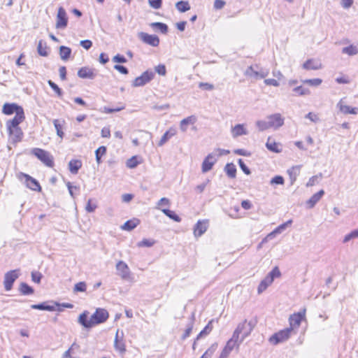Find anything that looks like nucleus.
I'll list each match as a JSON object with an SVG mask.
<instances>
[{
  "mask_svg": "<svg viewBox=\"0 0 358 358\" xmlns=\"http://www.w3.org/2000/svg\"><path fill=\"white\" fill-rule=\"evenodd\" d=\"M124 337V333L123 331H121V339L120 341H114V348L115 349L120 352L121 354H123L126 352V347L125 344L123 340Z\"/></svg>",
  "mask_w": 358,
  "mask_h": 358,
  "instance_id": "473e14b6",
  "label": "nucleus"
},
{
  "mask_svg": "<svg viewBox=\"0 0 358 358\" xmlns=\"http://www.w3.org/2000/svg\"><path fill=\"white\" fill-rule=\"evenodd\" d=\"M342 53L346 54L349 56H354L358 54V44L350 45L349 46L342 48Z\"/></svg>",
  "mask_w": 358,
  "mask_h": 358,
  "instance_id": "c85d7f7f",
  "label": "nucleus"
},
{
  "mask_svg": "<svg viewBox=\"0 0 358 358\" xmlns=\"http://www.w3.org/2000/svg\"><path fill=\"white\" fill-rule=\"evenodd\" d=\"M114 69L115 70L118 71L122 74L126 75V74H128V73H129L128 69L122 65L115 64L114 66Z\"/></svg>",
  "mask_w": 358,
  "mask_h": 358,
  "instance_id": "338daca9",
  "label": "nucleus"
},
{
  "mask_svg": "<svg viewBox=\"0 0 358 358\" xmlns=\"http://www.w3.org/2000/svg\"><path fill=\"white\" fill-rule=\"evenodd\" d=\"M292 332V327L286 328L272 335L269 338V341L273 345H277L278 343H282L287 341L290 337Z\"/></svg>",
  "mask_w": 358,
  "mask_h": 358,
  "instance_id": "20e7f679",
  "label": "nucleus"
},
{
  "mask_svg": "<svg viewBox=\"0 0 358 358\" xmlns=\"http://www.w3.org/2000/svg\"><path fill=\"white\" fill-rule=\"evenodd\" d=\"M106 147L102 145L95 150L96 161L98 164L101 163V157L106 153Z\"/></svg>",
  "mask_w": 358,
  "mask_h": 358,
  "instance_id": "58836bf2",
  "label": "nucleus"
},
{
  "mask_svg": "<svg viewBox=\"0 0 358 358\" xmlns=\"http://www.w3.org/2000/svg\"><path fill=\"white\" fill-rule=\"evenodd\" d=\"M285 180L281 176H274L270 181L271 185H283Z\"/></svg>",
  "mask_w": 358,
  "mask_h": 358,
  "instance_id": "864d4df0",
  "label": "nucleus"
},
{
  "mask_svg": "<svg viewBox=\"0 0 358 358\" xmlns=\"http://www.w3.org/2000/svg\"><path fill=\"white\" fill-rule=\"evenodd\" d=\"M176 8L180 12L184 13L190 9V6L188 1H180L176 3Z\"/></svg>",
  "mask_w": 358,
  "mask_h": 358,
  "instance_id": "ea45409f",
  "label": "nucleus"
},
{
  "mask_svg": "<svg viewBox=\"0 0 358 358\" xmlns=\"http://www.w3.org/2000/svg\"><path fill=\"white\" fill-rule=\"evenodd\" d=\"M225 4H226V2L223 0H215L214 1L213 8L215 10H220L224 8Z\"/></svg>",
  "mask_w": 358,
  "mask_h": 358,
  "instance_id": "0e129e2a",
  "label": "nucleus"
},
{
  "mask_svg": "<svg viewBox=\"0 0 358 358\" xmlns=\"http://www.w3.org/2000/svg\"><path fill=\"white\" fill-rule=\"evenodd\" d=\"M173 135H175V133L174 132H171V131H166L163 136H162L160 141H159L158 143V145L159 146H162L164 144H165L168 141L169 139L173 136Z\"/></svg>",
  "mask_w": 358,
  "mask_h": 358,
  "instance_id": "79ce46f5",
  "label": "nucleus"
},
{
  "mask_svg": "<svg viewBox=\"0 0 358 358\" xmlns=\"http://www.w3.org/2000/svg\"><path fill=\"white\" fill-rule=\"evenodd\" d=\"M140 221L138 219L127 220L122 227V229L126 231H131L137 227Z\"/></svg>",
  "mask_w": 358,
  "mask_h": 358,
  "instance_id": "c756f323",
  "label": "nucleus"
},
{
  "mask_svg": "<svg viewBox=\"0 0 358 358\" xmlns=\"http://www.w3.org/2000/svg\"><path fill=\"white\" fill-rule=\"evenodd\" d=\"M196 121L197 117L194 115L184 118L180 122V129L182 132H186L187 130V125H193L196 123Z\"/></svg>",
  "mask_w": 358,
  "mask_h": 358,
  "instance_id": "6ab92c4d",
  "label": "nucleus"
},
{
  "mask_svg": "<svg viewBox=\"0 0 358 358\" xmlns=\"http://www.w3.org/2000/svg\"><path fill=\"white\" fill-rule=\"evenodd\" d=\"M270 128L277 129L284 124V118L280 113H275L267 117Z\"/></svg>",
  "mask_w": 358,
  "mask_h": 358,
  "instance_id": "f8f14e48",
  "label": "nucleus"
},
{
  "mask_svg": "<svg viewBox=\"0 0 358 358\" xmlns=\"http://www.w3.org/2000/svg\"><path fill=\"white\" fill-rule=\"evenodd\" d=\"M239 338H234L233 335L232 338L227 342L225 348L231 352L236 345H239L241 344L239 343Z\"/></svg>",
  "mask_w": 358,
  "mask_h": 358,
  "instance_id": "c03bdc74",
  "label": "nucleus"
},
{
  "mask_svg": "<svg viewBox=\"0 0 358 358\" xmlns=\"http://www.w3.org/2000/svg\"><path fill=\"white\" fill-rule=\"evenodd\" d=\"M150 7L155 9H159L162 7V0H148Z\"/></svg>",
  "mask_w": 358,
  "mask_h": 358,
  "instance_id": "6e6d98bb",
  "label": "nucleus"
},
{
  "mask_svg": "<svg viewBox=\"0 0 358 358\" xmlns=\"http://www.w3.org/2000/svg\"><path fill=\"white\" fill-rule=\"evenodd\" d=\"M238 163L240 168L244 172L245 174H246V175L250 174L251 172H250V169L245 165V164L244 163V162L243 161L242 159H239L238 161Z\"/></svg>",
  "mask_w": 358,
  "mask_h": 358,
  "instance_id": "bf43d9fd",
  "label": "nucleus"
},
{
  "mask_svg": "<svg viewBox=\"0 0 358 358\" xmlns=\"http://www.w3.org/2000/svg\"><path fill=\"white\" fill-rule=\"evenodd\" d=\"M259 66L258 64L251 65L248 66L244 72V75L247 77L258 79V71Z\"/></svg>",
  "mask_w": 358,
  "mask_h": 358,
  "instance_id": "b1692460",
  "label": "nucleus"
},
{
  "mask_svg": "<svg viewBox=\"0 0 358 358\" xmlns=\"http://www.w3.org/2000/svg\"><path fill=\"white\" fill-rule=\"evenodd\" d=\"M324 194L323 189L320 190L318 192L314 194L307 201L306 205L308 208H313L315 204L321 199Z\"/></svg>",
  "mask_w": 358,
  "mask_h": 358,
  "instance_id": "aec40b11",
  "label": "nucleus"
},
{
  "mask_svg": "<svg viewBox=\"0 0 358 358\" xmlns=\"http://www.w3.org/2000/svg\"><path fill=\"white\" fill-rule=\"evenodd\" d=\"M78 76L83 79L93 80L96 77L95 69L89 66H84L78 71Z\"/></svg>",
  "mask_w": 358,
  "mask_h": 358,
  "instance_id": "4468645a",
  "label": "nucleus"
},
{
  "mask_svg": "<svg viewBox=\"0 0 358 358\" xmlns=\"http://www.w3.org/2000/svg\"><path fill=\"white\" fill-rule=\"evenodd\" d=\"M306 118L309 119L313 122H318L320 121V118L318 115L315 113H313L312 112L308 113L306 116Z\"/></svg>",
  "mask_w": 358,
  "mask_h": 358,
  "instance_id": "680f3d73",
  "label": "nucleus"
},
{
  "mask_svg": "<svg viewBox=\"0 0 358 358\" xmlns=\"http://www.w3.org/2000/svg\"><path fill=\"white\" fill-rule=\"evenodd\" d=\"M281 273H280V270L278 269V268L277 266L274 267L271 271H270L268 275H266L267 277H272V280L273 281L274 278H276V277H279L280 276Z\"/></svg>",
  "mask_w": 358,
  "mask_h": 358,
  "instance_id": "13d9d810",
  "label": "nucleus"
},
{
  "mask_svg": "<svg viewBox=\"0 0 358 358\" xmlns=\"http://www.w3.org/2000/svg\"><path fill=\"white\" fill-rule=\"evenodd\" d=\"M113 61L116 63H126L127 62L124 56L119 54L113 57Z\"/></svg>",
  "mask_w": 358,
  "mask_h": 358,
  "instance_id": "69168bd1",
  "label": "nucleus"
},
{
  "mask_svg": "<svg viewBox=\"0 0 358 358\" xmlns=\"http://www.w3.org/2000/svg\"><path fill=\"white\" fill-rule=\"evenodd\" d=\"M126 164H127V166L129 169L136 168L138 164L137 157L136 156H133L132 157H131L130 159H129L127 161Z\"/></svg>",
  "mask_w": 358,
  "mask_h": 358,
  "instance_id": "3c124183",
  "label": "nucleus"
},
{
  "mask_svg": "<svg viewBox=\"0 0 358 358\" xmlns=\"http://www.w3.org/2000/svg\"><path fill=\"white\" fill-rule=\"evenodd\" d=\"M303 68L306 70H318L322 69V64L318 61L310 59L303 64Z\"/></svg>",
  "mask_w": 358,
  "mask_h": 358,
  "instance_id": "4be33fe9",
  "label": "nucleus"
},
{
  "mask_svg": "<svg viewBox=\"0 0 358 358\" xmlns=\"http://www.w3.org/2000/svg\"><path fill=\"white\" fill-rule=\"evenodd\" d=\"M87 289V285L85 282H79L74 285L73 291L75 292H83Z\"/></svg>",
  "mask_w": 358,
  "mask_h": 358,
  "instance_id": "09e8293b",
  "label": "nucleus"
},
{
  "mask_svg": "<svg viewBox=\"0 0 358 358\" xmlns=\"http://www.w3.org/2000/svg\"><path fill=\"white\" fill-rule=\"evenodd\" d=\"M266 147L270 151H272L275 153L280 152V150L278 148V144L275 142H270V139H268V141L266 143Z\"/></svg>",
  "mask_w": 358,
  "mask_h": 358,
  "instance_id": "a19ab883",
  "label": "nucleus"
},
{
  "mask_svg": "<svg viewBox=\"0 0 358 358\" xmlns=\"http://www.w3.org/2000/svg\"><path fill=\"white\" fill-rule=\"evenodd\" d=\"M154 241L149 239H143L137 243L138 247H151L154 245Z\"/></svg>",
  "mask_w": 358,
  "mask_h": 358,
  "instance_id": "4d7b16f0",
  "label": "nucleus"
},
{
  "mask_svg": "<svg viewBox=\"0 0 358 358\" xmlns=\"http://www.w3.org/2000/svg\"><path fill=\"white\" fill-rule=\"evenodd\" d=\"M305 315V311L302 313H299L297 314H294L291 315L289 317V324L290 327L293 329V327H299L301 322V320Z\"/></svg>",
  "mask_w": 358,
  "mask_h": 358,
  "instance_id": "5701e85b",
  "label": "nucleus"
},
{
  "mask_svg": "<svg viewBox=\"0 0 358 358\" xmlns=\"http://www.w3.org/2000/svg\"><path fill=\"white\" fill-rule=\"evenodd\" d=\"M138 37L144 43L152 47H157L159 44V38L157 35H151L145 32L141 31L138 33Z\"/></svg>",
  "mask_w": 358,
  "mask_h": 358,
  "instance_id": "6e6552de",
  "label": "nucleus"
},
{
  "mask_svg": "<svg viewBox=\"0 0 358 358\" xmlns=\"http://www.w3.org/2000/svg\"><path fill=\"white\" fill-rule=\"evenodd\" d=\"M80 44L85 50H89L92 46V42L87 39L80 41Z\"/></svg>",
  "mask_w": 358,
  "mask_h": 358,
  "instance_id": "774afa93",
  "label": "nucleus"
},
{
  "mask_svg": "<svg viewBox=\"0 0 358 358\" xmlns=\"http://www.w3.org/2000/svg\"><path fill=\"white\" fill-rule=\"evenodd\" d=\"M19 291L23 295L32 294L34 292V289L26 282H21L19 287Z\"/></svg>",
  "mask_w": 358,
  "mask_h": 358,
  "instance_id": "f704fd0d",
  "label": "nucleus"
},
{
  "mask_svg": "<svg viewBox=\"0 0 358 358\" xmlns=\"http://www.w3.org/2000/svg\"><path fill=\"white\" fill-rule=\"evenodd\" d=\"M71 55V49L69 47L62 45L59 48V55L62 60H67Z\"/></svg>",
  "mask_w": 358,
  "mask_h": 358,
  "instance_id": "72a5a7b5",
  "label": "nucleus"
},
{
  "mask_svg": "<svg viewBox=\"0 0 358 358\" xmlns=\"http://www.w3.org/2000/svg\"><path fill=\"white\" fill-rule=\"evenodd\" d=\"M216 348V345H212L210 348H209L201 357L204 358H210L213 354L215 352Z\"/></svg>",
  "mask_w": 358,
  "mask_h": 358,
  "instance_id": "603ef678",
  "label": "nucleus"
},
{
  "mask_svg": "<svg viewBox=\"0 0 358 358\" xmlns=\"http://www.w3.org/2000/svg\"><path fill=\"white\" fill-rule=\"evenodd\" d=\"M273 282V280H272V277H267L266 276L264 278V279H263L259 286H258V288H257V292L259 294H261L262 292H263L264 290L266 289V288L270 285H271Z\"/></svg>",
  "mask_w": 358,
  "mask_h": 358,
  "instance_id": "cd10ccee",
  "label": "nucleus"
},
{
  "mask_svg": "<svg viewBox=\"0 0 358 358\" xmlns=\"http://www.w3.org/2000/svg\"><path fill=\"white\" fill-rule=\"evenodd\" d=\"M289 176L291 185H293L296 180V177L299 173V166H293L291 169L287 170Z\"/></svg>",
  "mask_w": 358,
  "mask_h": 358,
  "instance_id": "e433bc0d",
  "label": "nucleus"
},
{
  "mask_svg": "<svg viewBox=\"0 0 358 358\" xmlns=\"http://www.w3.org/2000/svg\"><path fill=\"white\" fill-rule=\"evenodd\" d=\"M89 312L85 310L78 317V322L85 329H91L93 327L105 322L108 317V312L104 308H96V311L88 319Z\"/></svg>",
  "mask_w": 358,
  "mask_h": 358,
  "instance_id": "f257e3e1",
  "label": "nucleus"
},
{
  "mask_svg": "<svg viewBox=\"0 0 358 358\" xmlns=\"http://www.w3.org/2000/svg\"><path fill=\"white\" fill-rule=\"evenodd\" d=\"M256 125L259 130L263 131L270 128L268 122L264 120H258L256 122Z\"/></svg>",
  "mask_w": 358,
  "mask_h": 358,
  "instance_id": "de8ad7c7",
  "label": "nucleus"
},
{
  "mask_svg": "<svg viewBox=\"0 0 358 358\" xmlns=\"http://www.w3.org/2000/svg\"><path fill=\"white\" fill-rule=\"evenodd\" d=\"M20 109H23L22 107L16 103H6L3 106L2 112L5 115H12L13 113L15 114L17 111H20Z\"/></svg>",
  "mask_w": 358,
  "mask_h": 358,
  "instance_id": "a211bd4d",
  "label": "nucleus"
},
{
  "mask_svg": "<svg viewBox=\"0 0 358 358\" xmlns=\"http://www.w3.org/2000/svg\"><path fill=\"white\" fill-rule=\"evenodd\" d=\"M50 304H48V302H43L38 304H33L31 306L32 309L41 310H48V311H62V308H60L59 303L54 301H50Z\"/></svg>",
  "mask_w": 358,
  "mask_h": 358,
  "instance_id": "0eeeda50",
  "label": "nucleus"
},
{
  "mask_svg": "<svg viewBox=\"0 0 358 358\" xmlns=\"http://www.w3.org/2000/svg\"><path fill=\"white\" fill-rule=\"evenodd\" d=\"M38 53L43 57H47L48 52L47 50L46 43L42 40H40L37 46Z\"/></svg>",
  "mask_w": 358,
  "mask_h": 358,
  "instance_id": "c9c22d12",
  "label": "nucleus"
},
{
  "mask_svg": "<svg viewBox=\"0 0 358 358\" xmlns=\"http://www.w3.org/2000/svg\"><path fill=\"white\" fill-rule=\"evenodd\" d=\"M150 26L153 29H158L161 33L166 34L168 32L169 27L168 26L163 22H152L150 24Z\"/></svg>",
  "mask_w": 358,
  "mask_h": 358,
  "instance_id": "7c9ffc66",
  "label": "nucleus"
},
{
  "mask_svg": "<svg viewBox=\"0 0 358 358\" xmlns=\"http://www.w3.org/2000/svg\"><path fill=\"white\" fill-rule=\"evenodd\" d=\"M49 86L57 94L58 96H62V91L53 81L49 80L48 81Z\"/></svg>",
  "mask_w": 358,
  "mask_h": 358,
  "instance_id": "5fc2aeb1",
  "label": "nucleus"
},
{
  "mask_svg": "<svg viewBox=\"0 0 358 358\" xmlns=\"http://www.w3.org/2000/svg\"><path fill=\"white\" fill-rule=\"evenodd\" d=\"M322 80L320 78L306 79L302 80L303 83L308 84L312 86H319Z\"/></svg>",
  "mask_w": 358,
  "mask_h": 358,
  "instance_id": "8fccbe9b",
  "label": "nucleus"
},
{
  "mask_svg": "<svg viewBox=\"0 0 358 358\" xmlns=\"http://www.w3.org/2000/svg\"><path fill=\"white\" fill-rule=\"evenodd\" d=\"M194 320V313H192V322L189 324L187 328L186 329V330L185 331L184 334H182V336L181 337V338L182 340H185L187 337L189 336V335L192 331V329H193Z\"/></svg>",
  "mask_w": 358,
  "mask_h": 358,
  "instance_id": "37998d69",
  "label": "nucleus"
},
{
  "mask_svg": "<svg viewBox=\"0 0 358 358\" xmlns=\"http://www.w3.org/2000/svg\"><path fill=\"white\" fill-rule=\"evenodd\" d=\"M82 167V162L78 159H71L69 162V169L71 173L77 174L79 169Z\"/></svg>",
  "mask_w": 358,
  "mask_h": 358,
  "instance_id": "a878e982",
  "label": "nucleus"
},
{
  "mask_svg": "<svg viewBox=\"0 0 358 358\" xmlns=\"http://www.w3.org/2000/svg\"><path fill=\"white\" fill-rule=\"evenodd\" d=\"M24 119H25V116H24V110L20 109V111H17L15 113V115L14 116V117L12 120L7 121L6 127H19V124L21 122H22L24 120Z\"/></svg>",
  "mask_w": 358,
  "mask_h": 358,
  "instance_id": "dca6fc26",
  "label": "nucleus"
},
{
  "mask_svg": "<svg viewBox=\"0 0 358 358\" xmlns=\"http://www.w3.org/2000/svg\"><path fill=\"white\" fill-rule=\"evenodd\" d=\"M337 107L339 108V110L343 114H357V108H352L350 106H346L343 104V100L341 99L340 101L337 103Z\"/></svg>",
  "mask_w": 358,
  "mask_h": 358,
  "instance_id": "393cba45",
  "label": "nucleus"
},
{
  "mask_svg": "<svg viewBox=\"0 0 358 358\" xmlns=\"http://www.w3.org/2000/svg\"><path fill=\"white\" fill-rule=\"evenodd\" d=\"M19 178L20 180L24 179V184L28 188L37 192L41 190L39 182L28 174L20 173Z\"/></svg>",
  "mask_w": 358,
  "mask_h": 358,
  "instance_id": "1a4fd4ad",
  "label": "nucleus"
},
{
  "mask_svg": "<svg viewBox=\"0 0 358 358\" xmlns=\"http://www.w3.org/2000/svg\"><path fill=\"white\" fill-rule=\"evenodd\" d=\"M224 171L230 178H234L236 175V168L233 163H228L224 167Z\"/></svg>",
  "mask_w": 358,
  "mask_h": 358,
  "instance_id": "2f4dec72",
  "label": "nucleus"
},
{
  "mask_svg": "<svg viewBox=\"0 0 358 358\" xmlns=\"http://www.w3.org/2000/svg\"><path fill=\"white\" fill-rule=\"evenodd\" d=\"M19 275H20L19 269L11 270L5 273L3 285H4L5 289L6 291H10L12 289L13 283L16 280V279L19 277Z\"/></svg>",
  "mask_w": 358,
  "mask_h": 358,
  "instance_id": "423d86ee",
  "label": "nucleus"
},
{
  "mask_svg": "<svg viewBox=\"0 0 358 358\" xmlns=\"http://www.w3.org/2000/svg\"><path fill=\"white\" fill-rule=\"evenodd\" d=\"M53 124L56 129L57 136L62 138L64 136V133L63 132L62 129L64 124H65V121L64 120L55 119L53 120Z\"/></svg>",
  "mask_w": 358,
  "mask_h": 358,
  "instance_id": "bb28decb",
  "label": "nucleus"
},
{
  "mask_svg": "<svg viewBox=\"0 0 358 358\" xmlns=\"http://www.w3.org/2000/svg\"><path fill=\"white\" fill-rule=\"evenodd\" d=\"M248 134V132L243 124H238L231 128V135L233 138H237L240 136L247 135Z\"/></svg>",
  "mask_w": 358,
  "mask_h": 358,
  "instance_id": "412c9836",
  "label": "nucleus"
},
{
  "mask_svg": "<svg viewBox=\"0 0 358 358\" xmlns=\"http://www.w3.org/2000/svg\"><path fill=\"white\" fill-rule=\"evenodd\" d=\"M217 162L216 154L210 153L204 159L202 163V172L206 173L211 170L215 163Z\"/></svg>",
  "mask_w": 358,
  "mask_h": 358,
  "instance_id": "ddd939ff",
  "label": "nucleus"
},
{
  "mask_svg": "<svg viewBox=\"0 0 358 358\" xmlns=\"http://www.w3.org/2000/svg\"><path fill=\"white\" fill-rule=\"evenodd\" d=\"M116 269L118 272V275L123 280H129L131 277V271L128 265L123 261H119L116 264Z\"/></svg>",
  "mask_w": 358,
  "mask_h": 358,
  "instance_id": "9b49d317",
  "label": "nucleus"
},
{
  "mask_svg": "<svg viewBox=\"0 0 358 358\" xmlns=\"http://www.w3.org/2000/svg\"><path fill=\"white\" fill-rule=\"evenodd\" d=\"M68 24V17L65 9L59 7L57 14L56 24L57 29H65Z\"/></svg>",
  "mask_w": 358,
  "mask_h": 358,
  "instance_id": "9d476101",
  "label": "nucleus"
},
{
  "mask_svg": "<svg viewBox=\"0 0 358 358\" xmlns=\"http://www.w3.org/2000/svg\"><path fill=\"white\" fill-rule=\"evenodd\" d=\"M293 91L299 96L308 95L310 94L309 89L298 86L293 89Z\"/></svg>",
  "mask_w": 358,
  "mask_h": 358,
  "instance_id": "49530a36",
  "label": "nucleus"
},
{
  "mask_svg": "<svg viewBox=\"0 0 358 358\" xmlns=\"http://www.w3.org/2000/svg\"><path fill=\"white\" fill-rule=\"evenodd\" d=\"M43 275L40 272L32 271L31 272V280L36 283H40Z\"/></svg>",
  "mask_w": 358,
  "mask_h": 358,
  "instance_id": "052dcab7",
  "label": "nucleus"
},
{
  "mask_svg": "<svg viewBox=\"0 0 358 358\" xmlns=\"http://www.w3.org/2000/svg\"><path fill=\"white\" fill-rule=\"evenodd\" d=\"M155 71L160 76H165L166 73V66L164 64H159L155 67Z\"/></svg>",
  "mask_w": 358,
  "mask_h": 358,
  "instance_id": "e2e57ef3",
  "label": "nucleus"
},
{
  "mask_svg": "<svg viewBox=\"0 0 358 358\" xmlns=\"http://www.w3.org/2000/svg\"><path fill=\"white\" fill-rule=\"evenodd\" d=\"M255 324L252 321H245L238 325L237 328L234 332V337L239 338V343H241L243 340L248 336L252 332Z\"/></svg>",
  "mask_w": 358,
  "mask_h": 358,
  "instance_id": "f03ea898",
  "label": "nucleus"
},
{
  "mask_svg": "<svg viewBox=\"0 0 358 358\" xmlns=\"http://www.w3.org/2000/svg\"><path fill=\"white\" fill-rule=\"evenodd\" d=\"M162 211L170 219L177 222H180L181 221V218L174 211L166 208L162 209Z\"/></svg>",
  "mask_w": 358,
  "mask_h": 358,
  "instance_id": "4c0bfd02",
  "label": "nucleus"
},
{
  "mask_svg": "<svg viewBox=\"0 0 358 358\" xmlns=\"http://www.w3.org/2000/svg\"><path fill=\"white\" fill-rule=\"evenodd\" d=\"M207 228H208V222L207 221H205V220L198 221L194 227V236L196 237L201 236L206 231Z\"/></svg>",
  "mask_w": 358,
  "mask_h": 358,
  "instance_id": "f3484780",
  "label": "nucleus"
},
{
  "mask_svg": "<svg viewBox=\"0 0 358 358\" xmlns=\"http://www.w3.org/2000/svg\"><path fill=\"white\" fill-rule=\"evenodd\" d=\"M7 129L13 143L21 141L23 136V132L20 127H7Z\"/></svg>",
  "mask_w": 358,
  "mask_h": 358,
  "instance_id": "2eb2a0df",
  "label": "nucleus"
},
{
  "mask_svg": "<svg viewBox=\"0 0 358 358\" xmlns=\"http://www.w3.org/2000/svg\"><path fill=\"white\" fill-rule=\"evenodd\" d=\"M322 178V174L320 173L318 175L312 176L308 182L306 183L307 187H312L319 183V180Z\"/></svg>",
  "mask_w": 358,
  "mask_h": 358,
  "instance_id": "a18cd8bd",
  "label": "nucleus"
},
{
  "mask_svg": "<svg viewBox=\"0 0 358 358\" xmlns=\"http://www.w3.org/2000/svg\"><path fill=\"white\" fill-rule=\"evenodd\" d=\"M155 73L152 71L147 70L145 72H143L140 76L136 78L133 83L132 86L137 87H142L146 85L147 83H150L154 78Z\"/></svg>",
  "mask_w": 358,
  "mask_h": 358,
  "instance_id": "39448f33",
  "label": "nucleus"
},
{
  "mask_svg": "<svg viewBox=\"0 0 358 358\" xmlns=\"http://www.w3.org/2000/svg\"><path fill=\"white\" fill-rule=\"evenodd\" d=\"M31 154L34 155L37 159L48 167H53L54 161L52 155L48 151L41 148H35L31 150Z\"/></svg>",
  "mask_w": 358,
  "mask_h": 358,
  "instance_id": "7ed1b4c3",
  "label": "nucleus"
}]
</instances>
